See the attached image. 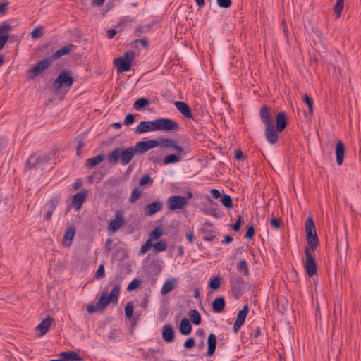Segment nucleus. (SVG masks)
<instances>
[{"mask_svg": "<svg viewBox=\"0 0 361 361\" xmlns=\"http://www.w3.org/2000/svg\"><path fill=\"white\" fill-rule=\"evenodd\" d=\"M179 130L178 123L172 119L160 118L153 121H142L134 129L137 134H143L149 132L165 130L177 132Z\"/></svg>", "mask_w": 361, "mask_h": 361, "instance_id": "nucleus-1", "label": "nucleus"}, {"mask_svg": "<svg viewBox=\"0 0 361 361\" xmlns=\"http://www.w3.org/2000/svg\"><path fill=\"white\" fill-rule=\"evenodd\" d=\"M121 286L116 284L111 290L110 294H108V291L106 290L99 298L97 305H89L87 307V310L89 313L92 314L99 310H104L106 307L110 302L113 304H117L118 300V296L120 294Z\"/></svg>", "mask_w": 361, "mask_h": 361, "instance_id": "nucleus-2", "label": "nucleus"}, {"mask_svg": "<svg viewBox=\"0 0 361 361\" xmlns=\"http://www.w3.org/2000/svg\"><path fill=\"white\" fill-rule=\"evenodd\" d=\"M135 154H137V153L135 146L128 148L118 147L109 154L108 161L114 164L120 161L123 166H126Z\"/></svg>", "mask_w": 361, "mask_h": 361, "instance_id": "nucleus-3", "label": "nucleus"}, {"mask_svg": "<svg viewBox=\"0 0 361 361\" xmlns=\"http://www.w3.org/2000/svg\"><path fill=\"white\" fill-rule=\"evenodd\" d=\"M135 57V53L133 51H126L123 56L116 58L114 60V64L118 73L129 71L131 68V64Z\"/></svg>", "mask_w": 361, "mask_h": 361, "instance_id": "nucleus-4", "label": "nucleus"}, {"mask_svg": "<svg viewBox=\"0 0 361 361\" xmlns=\"http://www.w3.org/2000/svg\"><path fill=\"white\" fill-rule=\"evenodd\" d=\"M305 231L307 234V241L310 246V248L316 250L319 244V240L316 232L314 223L311 217H308L305 222Z\"/></svg>", "mask_w": 361, "mask_h": 361, "instance_id": "nucleus-5", "label": "nucleus"}, {"mask_svg": "<svg viewBox=\"0 0 361 361\" xmlns=\"http://www.w3.org/2000/svg\"><path fill=\"white\" fill-rule=\"evenodd\" d=\"M314 251L315 250L307 247L305 249V267L310 277H312L317 272V267L314 257Z\"/></svg>", "mask_w": 361, "mask_h": 361, "instance_id": "nucleus-6", "label": "nucleus"}, {"mask_svg": "<svg viewBox=\"0 0 361 361\" xmlns=\"http://www.w3.org/2000/svg\"><path fill=\"white\" fill-rule=\"evenodd\" d=\"M192 192H187V197L180 195H173L168 198L167 204L170 210H176L183 208L187 204V198H192Z\"/></svg>", "mask_w": 361, "mask_h": 361, "instance_id": "nucleus-7", "label": "nucleus"}, {"mask_svg": "<svg viewBox=\"0 0 361 361\" xmlns=\"http://www.w3.org/2000/svg\"><path fill=\"white\" fill-rule=\"evenodd\" d=\"M73 83V78L69 75L68 73L63 71L60 73L54 81V85L56 89L63 87L69 89Z\"/></svg>", "mask_w": 361, "mask_h": 361, "instance_id": "nucleus-8", "label": "nucleus"}, {"mask_svg": "<svg viewBox=\"0 0 361 361\" xmlns=\"http://www.w3.org/2000/svg\"><path fill=\"white\" fill-rule=\"evenodd\" d=\"M160 145V141L157 139H152L145 141H139L135 145L137 154H142Z\"/></svg>", "mask_w": 361, "mask_h": 361, "instance_id": "nucleus-9", "label": "nucleus"}, {"mask_svg": "<svg viewBox=\"0 0 361 361\" xmlns=\"http://www.w3.org/2000/svg\"><path fill=\"white\" fill-rule=\"evenodd\" d=\"M199 233L203 235V239L206 241H213L218 234L212 224L206 222L202 224Z\"/></svg>", "mask_w": 361, "mask_h": 361, "instance_id": "nucleus-10", "label": "nucleus"}, {"mask_svg": "<svg viewBox=\"0 0 361 361\" xmlns=\"http://www.w3.org/2000/svg\"><path fill=\"white\" fill-rule=\"evenodd\" d=\"M125 223L123 214L121 212H116L114 219H111L108 225V231L112 233H116Z\"/></svg>", "mask_w": 361, "mask_h": 361, "instance_id": "nucleus-11", "label": "nucleus"}, {"mask_svg": "<svg viewBox=\"0 0 361 361\" xmlns=\"http://www.w3.org/2000/svg\"><path fill=\"white\" fill-rule=\"evenodd\" d=\"M51 63V59L50 58H45L36 66H33L32 68L29 71V74L32 77L39 75L50 66Z\"/></svg>", "mask_w": 361, "mask_h": 361, "instance_id": "nucleus-12", "label": "nucleus"}, {"mask_svg": "<svg viewBox=\"0 0 361 361\" xmlns=\"http://www.w3.org/2000/svg\"><path fill=\"white\" fill-rule=\"evenodd\" d=\"M249 307L247 305H245L241 310L238 313L235 321L233 324V331L235 333L238 332L240 327L245 323V319L247 316Z\"/></svg>", "mask_w": 361, "mask_h": 361, "instance_id": "nucleus-13", "label": "nucleus"}, {"mask_svg": "<svg viewBox=\"0 0 361 361\" xmlns=\"http://www.w3.org/2000/svg\"><path fill=\"white\" fill-rule=\"evenodd\" d=\"M12 27L11 25L4 21L0 25V50L3 49L9 36L8 33L11 30Z\"/></svg>", "mask_w": 361, "mask_h": 361, "instance_id": "nucleus-14", "label": "nucleus"}, {"mask_svg": "<svg viewBox=\"0 0 361 361\" xmlns=\"http://www.w3.org/2000/svg\"><path fill=\"white\" fill-rule=\"evenodd\" d=\"M265 137L267 140L271 145L275 144L279 140V135L277 129H275L274 123H269L265 126Z\"/></svg>", "mask_w": 361, "mask_h": 361, "instance_id": "nucleus-15", "label": "nucleus"}, {"mask_svg": "<svg viewBox=\"0 0 361 361\" xmlns=\"http://www.w3.org/2000/svg\"><path fill=\"white\" fill-rule=\"evenodd\" d=\"M87 191L86 190H83L78 193H76L72 200V204L75 210L80 209L82 204L85 201L87 197Z\"/></svg>", "mask_w": 361, "mask_h": 361, "instance_id": "nucleus-16", "label": "nucleus"}, {"mask_svg": "<svg viewBox=\"0 0 361 361\" xmlns=\"http://www.w3.org/2000/svg\"><path fill=\"white\" fill-rule=\"evenodd\" d=\"M163 208V202L160 200L154 201L147 204L144 208L145 214L146 216H152L155 213L159 212Z\"/></svg>", "mask_w": 361, "mask_h": 361, "instance_id": "nucleus-17", "label": "nucleus"}, {"mask_svg": "<svg viewBox=\"0 0 361 361\" xmlns=\"http://www.w3.org/2000/svg\"><path fill=\"white\" fill-rule=\"evenodd\" d=\"M50 159V157L47 155L39 156L37 154H32L27 161V166L28 167L32 168L35 166L42 163V162H48Z\"/></svg>", "mask_w": 361, "mask_h": 361, "instance_id": "nucleus-18", "label": "nucleus"}, {"mask_svg": "<svg viewBox=\"0 0 361 361\" xmlns=\"http://www.w3.org/2000/svg\"><path fill=\"white\" fill-rule=\"evenodd\" d=\"M174 104L176 108L183 114L184 117L188 119H193V115L188 104L184 102L177 101Z\"/></svg>", "mask_w": 361, "mask_h": 361, "instance_id": "nucleus-19", "label": "nucleus"}, {"mask_svg": "<svg viewBox=\"0 0 361 361\" xmlns=\"http://www.w3.org/2000/svg\"><path fill=\"white\" fill-rule=\"evenodd\" d=\"M177 279L175 278H169L165 281L161 289V294L164 295L173 290L177 285Z\"/></svg>", "mask_w": 361, "mask_h": 361, "instance_id": "nucleus-20", "label": "nucleus"}, {"mask_svg": "<svg viewBox=\"0 0 361 361\" xmlns=\"http://www.w3.org/2000/svg\"><path fill=\"white\" fill-rule=\"evenodd\" d=\"M345 155V147L341 141H338L336 144V157L338 165L341 166L343 162Z\"/></svg>", "mask_w": 361, "mask_h": 361, "instance_id": "nucleus-21", "label": "nucleus"}, {"mask_svg": "<svg viewBox=\"0 0 361 361\" xmlns=\"http://www.w3.org/2000/svg\"><path fill=\"white\" fill-rule=\"evenodd\" d=\"M75 234V229L73 226H70L67 228L63 238V243L65 246L69 247L74 238Z\"/></svg>", "mask_w": 361, "mask_h": 361, "instance_id": "nucleus-22", "label": "nucleus"}, {"mask_svg": "<svg viewBox=\"0 0 361 361\" xmlns=\"http://www.w3.org/2000/svg\"><path fill=\"white\" fill-rule=\"evenodd\" d=\"M162 337L166 342H171L174 339V332L171 324L163 326Z\"/></svg>", "mask_w": 361, "mask_h": 361, "instance_id": "nucleus-23", "label": "nucleus"}, {"mask_svg": "<svg viewBox=\"0 0 361 361\" xmlns=\"http://www.w3.org/2000/svg\"><path fill=\"white\" fill-rule=\"evenodd\" d=\"M63 361H80L81 357L74 351L62 352L60 354Z\"/></svg>", "mask_w": 361, "mask_h": 361, "instance_id": "nucleus-24", "label": "nucleus"}, {"mask_svg": "<svg viewBox=\"0 0 361 361\" xmlns=\"http://www.w3.org/2000/svg\"><path fill=\"white\" fill-rule=\"evenodd\" d=\"M51 324V319L49 317L45 318L42 322L37 325V331L41 336H44L49 329Z\"/></svg>", "mask_w": 361, "mask_h": 361, "instance_id": "nucleus-25", "label": "nucleus"}, {"mask_svg": "<svg viewBox=\"0 0 361 361\" xmlns=\"http://www.w3.org/2000/svg\"><path fill=\"white\" fill-rule=\"evenodd\" d=\"M231 288L233 292L240 291L244 283L243 279L240 276H234L230 279Z\"/></svg>", "mask_w": 361, "mask_h": 361, "instance_id": "nucleus-26", "label": "nucleus"}, {"mask_svg": "<svg viewBox=\"0 0 361 361\" xmlns=\"http://www.w3.org/2000/svg\"><path fill=\"white\" fill-rule=\"evenodd\" d=\"M216 336L214 334H210L207 338V354L212 355L216 350Z\"/></svg>", "mask_w": 361, "mask_h": 361, "instance_id": "nucleus-27", "label": "nucleus"}, {"mask_svg": "<svg viewBox=\"0 0 361 361\" xmlns=\"http://www.w3.org/2000/svg\"><path fill=\"white\" fill-rule=\"evenodd\" d=\"M286 118L283 112H279L276 115V129L277 131L282 132L286 126Z\"/></svg>", "mask_w": 361, "mask_h": 361, "instance_id": "nucleus-28", "label": "nucleus"}, {"mask_svg": "<svg viewBox=\"0 0 361 361\" xmlns=\"http://www.w3.org/2000/svg\"><path fill=\"white\" fill-rule=\"evenodd\" d=\"M259 116L262 123L265 126L269 125V123H273L271 120L269 110L267 106H264L261 108Z\"/></svg>", "mask_w": 361, "mask_h": 361, "instance_id": "nucleus-29", "label": "nucleus"}, {"mask_svg": "<svg viewBox=\"0 0 361 361\" xmlns=\"http://www.w3.org/2000/svg\"><path fill=\"white\" fill-rule=\"evenodd\" d=\"M179 331L183 335H188L192 331V325L188 319L184 318L181 320Z\"/></svg>", "mask_w": 361, "mask_h": 361, "instance_id": "nucleus-30", "label": "nucleus"}, {"mask_svg": "<svg viewBox=\"0 0 361 361\" xmlns=\"http://www.w3.org/2000/svg\"><path fill=\"white\" fill-rule=\"evenodd\" d=\"M73 47L74 46L73 44H69L68 45H66V46L63 47L62 48H61L59 50H57L53 54V58L59 59V58H61V56H63L64 55H66V54H69L73 50Z\"/></svg>", "mask_w": 361, "mask_h": 361, "instance_id": "nucleus-31", "label": "nucleus"}, {"mask_svg": "<svg viewBox=\"0 0 361 361\" xmlns=\"http://www.w3.org/2000/svg\"><path fill=\"white\" fill-rule=\"evenodd\" d=\"M225 307V300L223 297L214 299L212 303V308L216 312H221Z\"/></svg>", "mask_w": 361, "mask_h": 361, "instance_id": "nucleus-32", "label": "nucleus"}, {"mask_svg": "<svg viewBox=\"0 0 361 361\" xmlns=\"http://www.w3.org/2000/svg\"><path fill=\"white\" fill-rule=\"evenodd\" d=\"M104 160L103 154H98L94 157L90 158L86 161V166L88 168H93L99 164Z\"/></svg>", "mask_w": 361, "mask_h": 361, "instance_id": "nucleus-33", "label": "nucleus"}, {"mask_svg": "<svg viewBox=\"0 0 361 361\" xmlns=\"http://www.w3.org/2000/svg\"><path fill=\"white\" fill-rule=\"evenodd\" d=\"M182 159V157L180 155L178 154H169L166 155L164 160H163V164L167 165L170 164H175L180 162Z\"/></svg>", "mask_w": 361, "mask_h": 361, "instance_id": "nucleus-34", "label": "nucleus"}, {"mask_svg": "<svg viewBox=\"0 0 361 361\" xmlns=\"http://www.w3.org/2000/svg\"><path fill=\"white\" fill-rule=\"evenodd\" d=\"M149 101L144 97L139 98L133 104V108L136 110H140L142 108L149 106Z\"/></svg>", "mask_w": 361, "mask_h": 361, "instance_id": "nucleus-35", "label": "nucleus"}, {"mask_svg": "<svg viewBox=\"0 0 361 361\" xmlns=\"http://www.w3.org/2000/svg\"><path fill=\"white\" fill-rule=\"evenodd\" d=\"M192 322L195 325H199L201 323V317L197 310H192L189 313Z\"/></svg>", "mask_w": 361, "mask_h": 361, "instance_id": "nucleus-36", "label": "nucleus"}, {"mask_svg": "<svg viewBox=\"0 0 361 361\" xmlns=\"http://www.w3.org/2000/svg\"><path fill=\"white\" fill-rule=\"evenodd\" d=\"M154 250L156 252H160L164 251L167 247V243L166 240H161L157 242L154 245Z\"/></svg>", "mask_w": 361, "mask_h": 361, "instance_id": "nucleus-37", "label": "nucleus"}, {"mask_svg": "<svg viewBox=\"0 0 361 361\" xmlns=\"http://www.w3.org/2000/svg\"><path fill=\"white\" fill-rule=\"evenodd\" d=\"M221 285V279L219 276H216L214 277H212L209 280V288L213 290H216L219 288Z\"/></svg>", "mask_w": 361, "mask_h": 361, "instance_id": "nucleus-38", "label": "nucleus"}, {"mask_svg": "<svg viewBox=\"0 0 361 361\" xmlns=\"http://www.w3.org/2000/svg\"><path fill=\"white\" fill-rule=\"evenodd\" d=\"M153 246L152 240V238H148L146 242L142 245L140 250V255H143L147 252L149 250V249Z\"/></svg>", "mask_w": 361, "mask_h": 361, "instance_id": "nucleus-39", "label": "nucleus"}, {"mask_svg": "<svg viewBox=\"0 0 361 361\" xmlns=\"http://www.w3.org/2000/svg\"><path fill=\"white\" fill-rule=\"evenodd\" d=\"M238 269L240 272L243 273L245 276L248 275L249 269L247 267V262L245 259H241L239 262Z\"/></svg>", "mask_w": 361, "mask_h": 361, "instance_id": "nucleus-40", "label": "nucleus"}, {"mask_svg": "<svg viewBox=\"0 0 361 361\" xmlns=\"http://www.w3.org/2000/svg\"><path fill=\"white\" fill-rule=\"evenodd\" d=\"M302 100H303L304 103L306 104L307 106H308L309 114H312L313 112V106H314L313 99L311 97H310L308 95L305 94L302 97Z\"/></svg>", "mask_w": 361, "mask_h": 361, "instance_id": "nucleus-41", "label": "nucleus"}, {"mask_svg": "<svg viewBox=\"0 0 361 361\" xmlns=\"http://www.w3.org/2000/svg\"><path fill=\"white\" fill-rule=\"evenodd\" d=\"M221 204L226 208L233 207V201L230 195L224 194L221 199Z\"/></svg>", "mask_w": 361, "mask_h": 361, "instance_id": "nucleus-42", "label": "nucleus"}, {"mask_svg": "<svg viewBox=\"0 0 361 361\" xmlns=\"http://www.w3.org/2000/svg\"><path fill=\"white\" fill-rule=\"evenodd\" d=\"M141 195L142 191L139 188H134L131 192L129 201L132 203L135 202L140 197Z\"/></svg>", "mask_w": 361, "mask_h": 361, "instance_id": "nucleus-43", "label": "nucleus"}, {"mask_svg": "<svg viewBox=\"0 0 361 361\" xmlns=\"http://www.w3.org/2000/svg\"><path fill=\"white\" fill-rule=\"evenodd\" d=\"M134 311V305L132 302H128L125 306V314L126 318L130 319L133 316Z\"/></svg>", "mask_w": 361, "mask_h": 361, "instance_id": "nucleus-44", "label": "nucleus"}, {"mask_svg": "<svg viewBox=\"0 0 361 361\" xmlns=\"http://www.w3.org/2000/svg\"><path fill=\"white\" fill-rule=\"evenodd\" d=\"M344 6L343 0H337L336 4L334 6V11L337 15V17H339Z\"/></svg>", "mask_w": 361, "mask_h": 361, "instance_id": "nucleus-45", "label": "nucleus"}, {"mask_svg": "<svg viewBox=\"0 0 361 361\" xmlns=\"http://www.w3.org/2000/svg\"><path fill=\"white\" fill-rule=\"evenodd\" d=\"M141 285V281L138 279H134L128 286L127 290L132 291L137 289Z\"/></svg>", "mask_w": 361, "mask_h": 361, "instance_id": "nucleus-46", "label": "nucleus"}, {"mask_svg": "<svg viewBox=\"0 0 361 361\" xmlns=\"http://www.w3.org/2000/svg\"><path fill=\"white\" fill-rule=\"evenodd\" d=\"M32 37L34 39H38L43 35V27L41 26L36 27L32 32Z\"/></svg>", "mask_w": 361, "mask_h": 361, "instance_id": "nucleus-47", "label": "nucleus"}, {"mask_svg": "<svg viewBox=\"0 0 361 361\" xmlns=\"http://www.w3.org/2000/svg\"><path fill=\"white\" fill-rule=\"evenodd\" d=\"M163 234V232L161 228H156L153 230V231L149 234V238L153 239H158Z\"/></svg>", "mask_w": 361, "mask_h": 361, "instance_id": "nucleus-48", "label": "nucleus"}, {"mask_svg": "<svg viewBox=\"0 0 361 361\" xmlns=\"http://www.w3.org/2000/svg\"><path fill=\"white\" fill-rule=\"evenodd\" d=\"M175 140L171 139V138H165L162 139L160 141V145H161L163 147L165 148H169L172 147L173 143L174 142Z\"/></svg>", "mask_w": 361, "mask_h": 361, "instance_id": "nucleus-49", "label": "nucleus"}, {"mask_svg": "<svg viewBox=\"0 0 361 361\" xmlns=\"http://www.w3.org/2000/svg\"><path fill=\"white\" fill-rule=\"evenodd\" d=\"M250 334V338L252 339H256L261 334V329H260V327L255 326V327L252 328Z\"/></svg>", "mask_w": 361, "mask_h": 361, "instance_id": "nucleus-50", "label": "nucleus"}, {"mask_svg": "<svg viewBox=\"0 0 361 361\" xmlns=\"http://www.w3.org/2000/svg\"><path fill=\"white\" fill-rule=\"evenodd\" d=\"M270 225L275 230H278L281 226V221L276 217H272L270 220Z\"/></svg>", "mask_w": 361, "mask_h": 361, "instance_id": "nucleus-51", "label": "nucleus"}, {"mask_svg": "<svg viewBox=\"0 0 361 361\" xmlns=\"http://www.w3.org/2000/svg\"><path fill=\"white\" fill-rule=\"evenodd\" d=\"M152 182L149 174H145L139 181L140 186H143L149 184Z\"/></svg>", "mask_w": 361, "mask_h": 361, "instance_id": "nucleus-52", "label": "nucleus"}, {"mask_svg": "<svg viewBox=\"0 0 361 361\" xmlns=\"http://www.w3.org/2000/svg\"><path fill=\"white\" fill-rule=\"evenodd\" d=\"M217 5L221 8H229L231 5V0H216Z\"/></svg>", "mask_w": 361, "mask_h": 361, "instance_id": "nucleus-53", "label": "nucleus"}, {"mask_svg": "<svg viewBox=\"0 0 361 361\" xmlns=\"http://www.w3.org/2000/svg\"><path fill=\"white\" fill-rule=\"evenodd\" d=\"M135 121V117L133 114H128L126 115L125 120H124V124L126 126H130Z\"/></svg>", "mask_w": 361, "mask_h": 361, "instance_id": "nucleus-54", "label": "nucleus"}, {"mask_svg": "<svg viewBox=\"0 0 361 361\" xmlns=\"http://www.w3.org/2000/svg\"><path fill=\"white\" fill-rule=\"evenodd\" d=\"M255 234V228L253 226H250L248 228H247V232L245 233V234L244 235V238H252L253 237Z\"/></svg>", "mask_w": 361, "mask_h": 361, "instance_id": "nucleus-55", "label": "nucleus"}, {"mask_svg": "<svg viewBox=\"0 0 361 361\" xmlns=\"http://www.w3.org/2000/svg\"><path fill=\"white\" fill-rule=\"evenodd\" d=\"M195 345V340L193 338H188L184 343V347L185 348H191Z\"/></svg>", "mask_w": 361, "mask_h": 361, "instance_id": "nucleus-56", "label": "nucleus"}, {"mask_svg": "<svg viewBox=\"0 0 361 361\" xmlns=\"http://www.w3.org/2000/svg\"><path fill=\"white\" fill-rule=\"evenodd\" d=\"M104 274H105L104 267L103 264H101L99 267V268L96 272V276L98 278H102L104 276Z\"/></svg>", "mask_w": 361, "mask_h": 361, "instance_id": "nucleus-57", "label": "nucleus"}, {"mask_svg": "<svg viewBox=\"0 0 361 361\" xmlns=\"http://www.w3.org/2000/svg\"><path fill=\"white\" fill-rule=\"evenodd\" d=\"M171 148H173L178 153L184 152L183 147L179 145L176 140L173 143Z\"/></svg>", "mask_w": 361, "mask_h": 361, "instance_id": "nucleus-58", "label": "nucleus"}, {"mask_svg": "<svg viewBox=\"0 0 361 361\" xmlns=\"http://www.w3.org/2000/svg\"><path fill=\"white\" fill-rule=\"evenodd\" d=\"M242 219H243L242 216H239L238 220L236 221V222L233 225V229L235 232H238L240 231Z\"/></svg>", "mask_w": 361, "mask_h": 361, "instance_id": "nucleus-59", "label": "nucleus"}, {"mask_svg": "<svg viewBox=\"0 0 361 361\" xmlns=\"http://www.w3.org/2000/svg\"><path fill=\"white\" fill-rule=\"evenodd\" d=\"M211 194L215 199H219L221 196L220 191L217 189H212Z\"/></svg>", "mask_w": 361, "mask_h": 361, "instance_id": "nucleus-60", "label": "nucleus"}, {"mask_svg": "<svg viewBox=\"0 0 361 361\" xmlns=\"http://www.w3.org/2000/svg\"><path fill=\"white\" fill-rule=\"evenodd\" d=\"M149 296L146 295L143 300H142L141 302V306L144 308V309H146L147 307V305H148V303H149Z\"/></svg>", "mask_w": 361, "mask_h": 361, "instance_id": "nucleus-61", "label": "nucleus"}, {"mask_svg": "<svg viewBox=\"0 0 361 361\" xmlns=\"http://www.w3.org/2000/svg\"><path fill=\"white\" fill-rule=\"evenodd\" d=\"M116 34V30L115 29H111L107 31V37L109 39H112Z\"/></svg>", "mask_w": 361, "mask_h": 361, "instance_id": "nucleus-62", "label": "nucleus"}, {"mask_svg": "<svg viewBox=\"0 0 361 361\" xmlns=\"http://www.w3.org/2000/svg\"><path fill=\"white\" fill-rule=\"evenodd\" d=\"M85 146V144L83 142V141L80 140L78 142V146H77V154L79 155L80 153V150L84 147Z\"/></svg>", "mask_w": 361, "mask_h": 361, "instance_id": "nucleus-63", "label": "nucleus"}, {"mask_svg": "<svg viewBox=\"0 0 361 361\" xmlns=\"http://www.w3.org/2000/svg\"><path fill=\"white\" fill-rule=\"evenodd\" d=\"M186 238L187 240L190 243H192L194 241V235L192 232H188L186 233Z\"/></svg>", "mask_w": 361, "mask_h": 361, "instance_id": "nucleus-64", "label": "nucleus"}]
</instances>
